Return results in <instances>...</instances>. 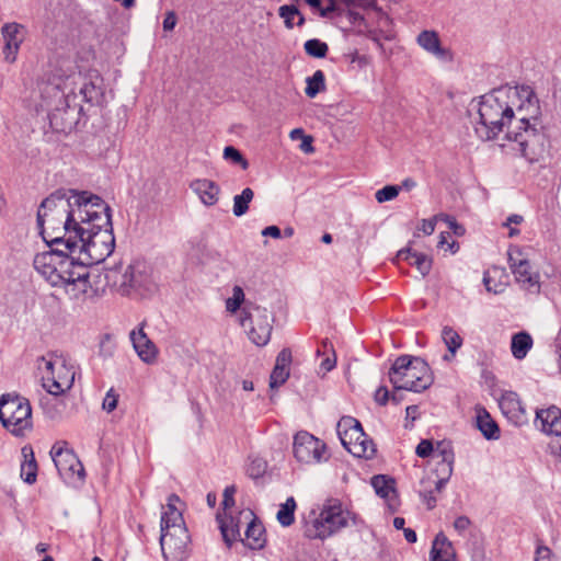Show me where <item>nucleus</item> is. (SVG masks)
Masks as SVG:
<instances>
[{
    "label": "nucleus",
    "mask_w": 561,
    "mask_h": 561,
    "mask_svg": "<svg viewBox=\"0 0 561 561\" xmlns=\"http://www.w3.org/2000/svg\"><path fill=\"white\" fill-rule=\"evenodd\" d=\"M103 199L88 192L71 191L69 196L59 192L45 198L37 210L41 234L50 247H75L78 232L85 226L84 217L92 216L99 225H106Z\"/></svg>",
    "instance_id": "obj_1"
},
{
    "label": "nucleus",
    "mask_w": 561,
    "mask_h": 561,
    "mask_svg": "<svg viewBox=\"0 0 561 561\" xmlns=\"http://www.w3.org/2000/svg\"><path fill=\"white\" fill-rule=\"evenodd\" d=\"M254 197L252 188H244L241 194L233 197V215L237 217L243 216L249 210V204Z\"/></svg>",
    "instance_id": "obj_37"
},
{
    "label": "nucleus",
    "mask_w": 561,
    "mask_h": 561,
    "mask_svg": "<svg viewBox=\"0 0 561 561\" xmlns=\"http://www.w3.org/2000/svg\"><path fill=\"white\" fill-rule=\"evenodd\" d=\"M190 188L199 197L205 206H214L219 199L220 187L211 180H194L191 182Z\"/></svg>",
    "instance_id": "obj_26"
},
{
    "label": "nucleus",
    "mask_w": 561,
    "mask_h": 561,
    "mask_svg": "<svg viewBox=\"0 0 561 561\" xmlns=\"http://www.w3.org/2000/svg\"><path fill=\"white\" fill-rule=\"evenodd\" d=\"M437 473H438V479L436 481H434V484H435L436 491L440 492V490L443 489V486L448 481V479L450 478L451 474L445 476L440 471H437Z\"/></svg>",
    "instance_id": "obj_57"
},
{
    "label": "nucleus",
    "mask_w": 561,
    "mask_h": 561,
    "mask_svg": "<svg viewBox=\"0 0 561 561\" xmlns=\"http://www.w3.org/2000/svg\"><path fill=\"white\" fill-rule=\"evenodd\" d=\"M67 114V111H61L56 108L53 113L49 114L50 126L57 131H66L71 128L72 122L65 123L62 121V114Z\"/></svg>",
    "instance_id": "obj_41"
},
{
    "label": "nucleus",
    "mask_w": 561,
    "mask_h": 561,
    "mask_svg": "<svg viewBox=\"0 0 561 561\" xmlns=\"http://www.w3.org/2000/svg\"><path fill=\"white\" fill-rule=\"evenodd\" d=\"M289 136H290V138H291L293 140L298 139V138H302V139H304V137H306V136L304 135V130H302L301 128L293 129V130L290 131V135H289Z\"/></svg>",
    "instance_id": "obj_64"
},
{
    "label": "nucleus",
    "mask_w": 561,
    "mask_h": 561,
    "mask_svg": "<svg viewBox=\"0 0 561 561\" xmlns=\"http://www.w3.org/2000/svg\"><path fill=\"white\" fill-rule=\"evenodd\" d=\"M436 221L440 220L435 219V216L432 219H423L421 226L419 227V230L422 231L424 234L430 236L435 231Z\"/></svg>",
    "instance_id": "obj_51"
},
{
    "label": "nucleus",
    "mask_w": 561,
    "mask_h": 561,
    "mask_svg": "<svg viewBox=\"0 0 561 561\" xmlns=\"http://www.w3.org/2000/svg\"><path fill=\"white\" fill-rule=\"evenodd\" d=\"M538 117L517 121L514 126H508L506 131L507 140L516 145L514 149L530 163L539 162L547 153V137L539 126Z\"/></svg>",
    "instance_id": "obj_8"
},
{
    "label": "nucleus",
    "mask_w": 561,
    "mask_h": 561,
    "mask_svg": "<svg viewBox=\"0 0 561 561\" xmlns=\"http://www.w3.org/2000/svg\"><path fill=\"white\" fill-rule=\"evenodd\" d=\"M311 142L312 138L310 136L304 137L300 149L305 152H313L314 148L312 147Z\"/></svg>",
    "instance_id": "obj_59"
},
{
    "label": "nucleus",
    "mask_w": 561,
    "mask_h": 561,
    "mask_svg": "<svg viewBox=\"0 0 561 561\" xmlns=\"http://www.w3.org/2000/svg\"><path fill=\"white\" fill-rule=\"evenodd\" d=\"M439 248H445L447 245V249L450 250L451 253H456L459 249V244L456 241L448 242L447 237L444 232L440 233L439 241L437 244Z\"/></svg>",
    "instance_id": "obj_55"
},
{
    "label": "nucleus",
    "mask_w": 561,
    "mask_h": 561,
    "mask_svg": "<svg viewBox=\"0 0 561 561\" xmlns=\"http://www.w3.org/2000/svg\"><path fill=\"white\" fill-rule=\"evenodd\" d=\"M224 158L236 164H240L243 170H247L249 167L248 161L242 157L240 151L232 146H228L224 149Z\"/></svg>",
    "instance_id": "obj_43"
},
{
    "label": "nucleus",
    "mask_w": 561,
    "mask_h": 561,
    "mask_svg": "<svg viewBox=\"0 0 561 561\" xmlns=\"http://www.w3.org/2000/svg\"><path fill=\"white\" fill-rule=\"evenodd\" d=\"M416 44L428 55L442 62H451L454 53L443 45L439 34L435 30H423L415 38Z\"/></svg>",
    "instance_id": "obj_22"
},
{
    "label": "nucleus",
    "mask_w": 561,
    "mask_h": 561,
    "mask_svg": "<svg viewBox=\"0 0 561 561\" xmlns=\"http://www.w3.org/2000/svg\"><path fill=\"white\" fill-rule=\"evenodd\" d=\"M334 366H335V358H330V357L324 358L320 364V368L323 371H330L334 368Z\"/></svg>",
    "instance_id": "obj_58"
},
{
    "label": "nucleus",
    "mask_w": 561,
    "mask_h": 561,
    "mask_svg": "<svg viewBox=\"0 0 561 561\" xmlns=\"http://www.w3.org/2000/svg\"><path fill=\"white\" fill-rule=\"evenodd\" d=\"M435 219H439L440 221H444L447 224L448 228L458 237L463 236L466 232V229L459 225L455 218L446 215V214H438L435 216Z\"/></svg>",
    "instance_id": "obj_45"
},
{
    "label": "nucleus",
    "mask_w": 561,
    "mask_h": 561,
    "mask_svg": "<svg viewBox=\"0 0 561 561\" xmlns=\"http://www.w3.org/2000/svg\"><path fill=\"white\" fill-rule=\"evenodd\" d=\"M362 523L360 517L340 500H327L317 517L306 525L305 534L310 539L324 540L350 526Z\"/></svg>",
    "instance_id": "obj_6"
},
{
    "label": "nucleus",
    "mask_w": 561,
    "mask_h": 561,
    "mask_svg": "<svg viewBox=\"0 0 561 561\" xmlns=\"http://www.w3.org/2000/svg\"><path fill=\"white\" fill-rule=\"evenodd\" d=\"M288 377H289L288 368H282V367L275 366L271 374V381H270L271 388H276V387L283 385L287 380Z\"/></svg>",
    "instance_id": "obj_44"
},
{
    "label": "nucleus",
    "mask_w": 561,
    "mask_h": 561,
    "mask_svg": "<svg viewBox=\"0 0 561 561\" xmlns=\"http://www.w3.org/2000/svg\"><path fill=\"white\" fill-rule=\"evenodd\" d=\"M296 501L293 496L288 497L285 503L280 504L276 518L278 523L288 527L295 522Z\"/></svg>",
    "instance_id": "obj_35"
},
{
    "label": "nucleus",
    "mask_w": 561,
    "mask_h": 561,
    "mask_svg": "<svg viewBox=\"0 0 561 561\" xmlns=\"http://www.w3.org/2000/svg\"><path fill=\"white\" fill-rule=\"evenodd\" d=\"M266 465L262 460H254L248 469L251 477L257 478L265 471Z\"/></svg>",
    "instance_id": "obj_50"
},
{
    "label": "nucleus",
    "mask_w": 561,
    "mask_h": 561,
    "mask_svg": "<svg viewBox=\"0 0 561 561\" xmlns=\"http://www.w3.org/2000/svg\"><path fill=\"white\" fill-rule=\"evenodd\" d=\"M305 93L309 98H314L318 93L325 90V77L322 70H317L311 77H308Z\"/></svg>",
    "instance_id": "obj_36"
},
{
    "label": "nucleus",
    "mask_w": 561,
    "mask_h": 561,
    "mask_svg": "<svg viewBox=\"0 0 561 561\" xmlns=\"http://www.w3.org/2000/svg\"><path fill=\"white\" fill-rule=\"evenodd\" d=\"M492 275L494 276H502L504 275L505 276V271L503 268H500V267H492L491 270H488L484 275H483V283L485 285V288L488 291H492L494 294H499L503 290V287L502 285H492Z\"/></svg>",
    "instance_id": "obj_40"
},
{
    "label": "nucleus",
    "mask_w": 561,
    "mask_h": 561,
    "mask_svg": "<svg viewBox=\"0 0 561 561\" xmlns=\"http://www.w3.org/2000/svg\"><path fill=\"white\" fill-rule=\"evenodd\" d=\"M23 461L21 462V478L24 482L33 484L37 478V462L34 450L31 445H25L21 449Z\"/></svg>",
    "instance_id": "obj_30"
},
{
    "label": "nucleus",
    "mask_w": 561,
    "mask_h": 561,
    "mask_svg": "<svg viewBox=\"0 0 561 561\" xmlns=\"http://www.w3.org/2000/svg\"><path fill=\"white\" fill-rule=\"evenodd\" d=\"M103 214L107 217L106 225H99L92 216L84 217L85 228L78 232V242L75 247L67 250L71 253H77L79 260L89 265L102 263L108 257L115 248V238L113 234L111 209L110 206L103 201Z\"/></svg>",
    "instance_id": "obj_4"
},
{
    "label": "nucleus",
    "mask_w": 561,
    "mask_h": 561,
    "mask_svg": "<svg viewBox=\"0 0 561 561\" xmlns=\"http://www.w3.org/2000/svg\"><path fill=\"white\" fill-rule=\"evenodd\" d=\"M118 402V396L113 389H110L103 400V409L107 412H112L116 409Z\"/></svg>",
    "instance_id": "obj_46"
},
{
    "label": "nucleus",
    "mask_w": 561,
    "mask_h": 561,
    "mask_svg": "<svg viewBox=\"0 0 561 561\" xmlns=\"http://www.w3.org/2000/svg\"><path fill=\"white\" fill-rule=\"evenodd\" d=\"M403 533H404V538L407 539L408 542L414 543L416 541V539H417L416 533L413 529L405 528L403 530Z\"/></svg>",
    "instance_id": "obj_60"
},
{
    "label": "nucleus",
    "mask_w": 561,
    "mask_h": 561,
    "mask_svg": "<svg viewBox=\"0 0 561 561\" xmlns=\"http://www.w3.org/2000/svg\"><path fill=\"white\" fill-rule=\"evenodd\" d=\"M510 268L515 277L516 283L523 290L530 294H539L541 289L540 273L531 265V263L522 257L518 250L508 251Z\"/></svg>",
    "instance_id": "obj_18"
},
{
    "label": "nucleus",
    "mask_w": 561,
    "mask_h": 561,
    "mask_svg": "<svg viewBox=\"0 0 561 561\" xmlns=\"http://www.w3.org/2000/svg\"><path fill=\"white\" fill-rule=\"evenodd\" d=\"M305 50L309 56L323 58L328 53V45L320 39L313 38L305 43Z\"/></svg>",
    "instance_id": "obj_38"
},
{
    "label": "nucleus",
    "mask_w": 561,
    "mask_h": 561,
    "mask_svg": "<svg viewBox=\"0 0 561 561\" xmlns=\"http://www.w3.org/2000/svg\"><path fill=\"white\" fill-rule=\"evenodd\" d=\"M42 385L48 393L60 396L70 390L75 382L76 367L62 356L42 357Z\"/></svg>",
    "instance_id": "obj_12"
},
{
    "label": "nucleus",
    "mask_w": 561,
    "mask_h": 561,
    "mask_svg": "<svg viewBox=\"0 0 561 561\" xmlns=\"http://www.w3.org/2000/svg\"><path fill=\"white\" fill-rule=\"evenodd\" d=\"M415 453L421 458L432 456L436 462V471H440L445 476L453 473L455 455L449 443L438 442L434 447L431 440L423 439L416 446Z\"/></svg>",
    "instance_id": "obj_19"
},
{
    "label": "nucleus",
    "mask_w": 561,
    "mask_h": 561,
    "mask_svg": "<svg viewBox=\"0 0 561 561\" xmlns=\"http://www.w3.org/2000/svg\"><path fill=\"white\" fill-rule=\"evenodd\" d=\"M534 340L526 331L513 334L511 340V352L514 358L524 359L528 352L533 348Z\"/></svg>",
    "instance_id": "obj_32"
},
{
    "label": "nucleus",
    "mask_w": 561,
    "mask_h": 561,
    "mask_svg": "<svg viewBox=\"0 0 561 561\" xmlns=\"http://www.w3.org/2000/svg\"><path fill=\"white\" fill-rule=\"evenodd\" d=\"M178 22V18L173 11H169L165 13L164 20H163V30L165 32L173 31Z\"/></svg>",
    "instance_id": "obj_52"
},
{
    "label": "nucleus",
    "mask_w": 561,
    "mask_h": 561,
    "mask_svg": "<svg viewBox=\"0 0 561 561\" xmlns=\"http://www.w3.org/2000/svg\"><path fill=\"white\" fill-rule=\"evenodd\" d=\"M477 427L486 439L500 438V428L496 422L491 417L490 413L481 407L476 409Z\"/></svg>",
    "instance_id": "obj_31"
},
{
    "label": "nucleus",
    "mask_w": 561,
    "mask_h": 561,
    "mask_svg": "<svg viewBox=\"0 0 561 561\" xmlns=\"http://www.w3.org/2000/svg\"><path fill=\"white\" fill-rule=\"evenodd\" d=\"M371 485L376 494L386 501L388 507L392 512L397 511L399 501L394 489V481L385 476H375L371 479Z\"/></svg>",
    "instance_id": "obj_27"
},
{
    "label": "nucleus",
    "mask_w": 561,
    "mask_h": 561,
    "mask_svg": "<svg viewBox=\"0 0 561 561\" xmlns=\"http://www.w3.org/2000/svg\"><path fill=\"white\" fill-rule=\"evenodd\" d=\"M33 264L37 273L51 286L64 288L72 299H84L92 290L89 268L79 260L77 253H71L61 245L36 254Z\"/></svg>",
    "instance_id": "obj_3"
},
{
    "label": "nucleus",
    "mask_w": 561,
    "mask_h": 561,
    "mask_svg": "<svg viewBox=\"0 0 561 561\" xmlns=\"http://www.w3.org/2000/svg\"><path fill=\"white\" fill-rule=\"evenodd\" d=\"M535 422L537 427L546 434L556 436L561 434V410L557 407L537 411Z\"/></svg>",
    "instance_id": "obj_25"
},
{
    "label": "nucleus",
    "mask_w": 561,
    "mask_h": 561,
    "mask_svg": "<svg viewBox=\"0 0 561 561\" xmlns=\"http://www.w3.org/2000/svg\"><path fill=\"white\" fill-rule=\"evenodd\" d=\"M415 186H416L415 181L413 179L409 178V179H405L402 181L400 188L403 187V188L410 191V190L414 188Z\"/></svg>",
    "instance_id": "obj_61"
},
{
    "label": "nucleus",
    "mask_w": 561,
    "mask_h": 561,
    "mask_svg": "<svg viewBox=\"0 0 561 561\" xmlns=\"http://www.w3.org/2000/svg\"><path fill=\"white\" fill-rule=\"evenodd\" d=\"M236 488L233 485L227 486L224 491L222 506L225 510L230 508L234 504Z\"/></svg>",
    "instance_id": "obj_49"
},
{
    "label": "nucleus",
    "mask_w": 561,
    "mask_h": 561,
    "mask_svg": "<svg viewBox=\"0 0 561 561\" xmlns=\"http://www.w3.org/2000/svg\"><path fill=\"white\" fill-rule=\"evenodd\" d=\"M290 363H291V352H290V350L289 348L282 350L279 352V354L277 355V357H276L275 366L289 369Z\"/></svg>",
    "instance_id": "obj_48"
},
{
    "label": "nucleus",
    "mask_w": 561,
    "mask_h": 561,
    "mask_svg": "<svg viewBox=\"0 0 561 561\" xmlns=\"http://www.w3.org/2000/svg\"><path fill=\"white\" fill-rule=\"evenodd\" d=\"M535 561H556L552 551L547 546L539 545L536 549Z\"/></svg>",
    "instance_id": "obj_47"
},
{
    "label": "nucleus",
    "mask_w": 561,
    "mask_h": 561,
    "mask_svg": "<svg viewBox=\"0 0 561 561\" xmlns=\"http://www.w3.org/2000/svg\"><path fill=\"white\" fill-rule=\"evenodd\" d=\"M522 220H523V217H522V216H519V215H512V216H510V217L507 218V220H506V222H505V226H508V225H511V224H516V225H518V224H520V222H522Z\"/></svg>",
    "instance_id": "obj_63"
},
{
    "label": "nucleus",
    "mask_w": 561,
    "mask_h": 561,
    "mask_svg": "<svg viewBox=\"0 0 561 561\" xmlns=\"http://www.w3.org/2000/svg\"><path fill=\"white\" fill-rule=\"evenodd\" d=\"M336 432L343 447L358 458H370L375 455V445L364 433L359 421L352 416H343L336 425Z\"/></svg>",
    "instance_id": "obj_14"
},
{
    "label": "nucleus",
    "mask_w": 561,
    "mask_h": 561,
    "mask_svg": "<svg viewBox=\"0 0 561 561\" xmlns=\"http://www.w3.org/2000/svg\"><path fill=\"white\" fill-rule=\"evenodd\" d=\"M293 454L298 462L305 465L320 463L329 458L327 445L306 431L294 436Z\"/></svg>",
    "instance_id": "obj_16"
},
{
    "label": "nucleus",
    "mask_w": 561,
    "mask_h": 561,
    "mask_svg": "<svg viewBox=\"0 0 561 561\" xmlns=\"http://www.w3.org/2000/svg\"><path fill=\"white\" fill-rule=\"evenodd\" d=\"M56 88L61 89L68 108H81V104L76 102L78 98H81L82 102L95 104L103 98V78L96 70L87 73L72 72Z\"/></svg>",
    "instance_id": "obj_10"
},
{
    "label": "nucleus",
    "mask_w": 561,
    "mask_h": 561,
    "mask_svg": "<svg viewBox=\"0 0 561 561\" xmlns=\"http://www.w3.org/2000/svg\"><path fill=\"white\" fill-rule=\"evenodd\" d=\"M129 339L137 356L141 362L147 365H153L158 362L160 352L158 346L148 337L147 333L145 332V322H142L137 329L131 330L129 333Z\"/></svg>",
    "instance_id": "obj_24"
},
{
    "label": "nucleus",
    "mask_w": 561,
    "mask_h": 561,
    "mask_svg": "<svg viewBox=\"0 0 561 561\" xmlns=\"http://www.w3.org/2000/svg\"><path fill=\"white\" fill-rule=\"evenodd\" d=\"M389 380L394 389L421 392L432 385L433 376L425 360L404 355L394 360Z\"/></svg>",
    "instance_id": "obj_9"
},
{
    "label": "nucleus",
    "mask_w": 561,
    "mask_h": 561,
    "mask_svg": "<svg viewBox=\"0 0 561 561\" xmlns=\"http://www.w3.org/2000/svg\"><path fill=\"white\" fill-rule=\"evenodd\" d=\"M244 302V293L240 286L232 288V296L226 300V309L230 313H236Z\"/></svg>",
    "instance_id": "obj_39"
},
{
    "label": "nucleus",
    "mask_w": 561,
    "mask_h": 561,
    "mask_svg": "<svg viewBox=\"0 0 561 561\" xmlns=\"http://www.w3.org/2000/svg\"><path fill=\"white\" fill-rule=\"evenodd\" d=\"M278 14L284 20V24L287 28H293L295 25L301 26L305 23L302 14L294 4L279 7Z\"/></svg>",
    "instance_id": "obj_33"
},
{
    "label": "nucleus",
    "mask_w": 561,
    "mask_h": 561,
    "mask_svg": "<svg viewBox=\"0 0 561 561\" xmlns=\"http://www.w3.org/2000/svg\"><path fill=\"white\" fill-rule=\"evenodd\" d=\"M400 193V186L398 185H386L378 190L375 197L378 203H385L394 199Z\"/></svg>",
    "instance_id": "obj_42"
},
{
    "label": "nucleus",
    "mask_w": 561,
    "mask_h": 561,
    "mask_svg": "<svg viewBox=\"0 0 561 561\" xmlns=\"http://www.w3.org/2000/svg\"><path fill=\"white\" fill-rule=\"evenodd\" d=\"M264 237H272L278 239L282 237V231L277 226H268L262 230Z\"/></svg>",
    "instance_id": "obj_56"
},
{
    "label": "nucleus",
    "mask_w": 561,
    "mask_h": 561,
    "mask_svg": "<svg viewBox=\"0 0 561 561\" xmlns=\"http://www.w3.org/2000/svg\"><path fill=\"white\" fill-rule=\"evenodd\" d=\"M1 36L3 39L2 54L4 60L9 64H13L16 60L20 47L25 38L24 26L16 22L5 23L1 27Z\"/></svg>",
    "instance_id": "obj_23"
},
{
    "label": "nucleus",
    "mask_w": 561,
    "mask_h": 561,
    "mask_svg": "<svg viewBox=\"0 0 561 561\" xmlns=\"http://www.w3.org/2000/svg\"><path fill=\"white\" fill-rule=\"evenodd\" d=\"M503 415L515 426H524L529 421L526 404L520 396L512 390L504 391L499 399Z\"/></svg>",
    "instance_id": "obj_21"
},
{
    "label": "nucleus",
    "mask_w": 561,
    "mask_h": 561,
    "mask_svg": "<svg viewBox=\"0 0 561 561\" xmlns=\"http://www.w3.org/2000/svg\"><path fill=\"white\" fill-rule=\"evenodd\" d=\"M180 504V497L170 494L161 507L160 547L165 561H182L187 556L190 535Z\"/></svg>",
    "instance_id": "obj_5"
},
{
    "label": "nucleus",
    "mask_w": 561,
    "mask_h": 561,
    "mask_svg": "<svg viewBox=\"0 0 561 561\" xmlns=\"http://www.w3.org/2000/svg\"><path fill=\"white\" fill-rule=\"evenodd\" d=\"M431 561H453L456 557V551L451 541L443 534L436 535L433 540L431 552Z\"/></svg>",
    "instance_id": "obj_28"
},
{
    "label": "nucleus",
    "mask_w": 561,
    "mask_h": 561,
    "mask_svg": "<svg viewBox=\"0 0 561 561\" xmlns=\"http://www.w3.org/2000/svg\"><path fill=\"white\" fill-rule=\"evenodd\" d=\"M106 279L123 296L144 297L154 290L151 267L141 260L110 270Z\"/></svg>",
    "instance_id": "obj_7"
},
{
    "label": "nucleus",
    "mask_w": 561,
    "mask_h": 561,
    "mask_svg": "<svg viewBox=\"0 0 561 561\" xmlns=\"http://www.w3.org/2000/svg\"><path fill=\"white\" fill-rule=\"evenodd\" d=\"M389 400V391L386 387H379L375 392V401L380 405H386Z\"/></svg>",
    "instance_id": "obj_54"
},
{
    "label": "nucleus",
    "mask_w": 561,
    "mask_h": 561,
    "mask_svg": "<svg viewBox=\"0 0 561 561\" xmlns=\"http://www.w3.org/2000/svg\"><path fill=\"white\" fill-rule=\"evenodd\" d=\"M240 324L249 328L248 336L257 346L267 344L271 339L272 325L266 309L257 306H245L241 310Z\"/></svg>",
    "instance_id": "obj_15"
},
{
    "label": "nucleus",
    "mask_w": 561,
    "mask_h": 561,
    "mask_svg": "<svg viewBox=\"0 0 561 561\" xmlns=\"http://www.w3.org/2000/svg\"><path fill=\"white\" fill-rule=\"evenodd\" d=\"M305 2L321 16H329L332 13L342 14L347 11L356 20L359 15L354 10L369 8L375 0H305Z\"/></svg>",
    "instance_id": "obj_20"
},
{
    "label": "nucleus",
    "mask_w": 561,
    "mask_h": 561,
    "mask_svg": "<svg viewBox=\"0 0 561 561\" xmlns=\"http://www.w3.org/2000/svg\"><path fill=\"white\" fill-rule=\"evenodd\" d=\"M0 421L12 435L21 437L33 428L30 401L18 394L0 397Z\"/></svg>",
    "instance_id": "obj_11"
},
{
    "label": "nucleus",
    "mask_w": 561,
    "mask_h": 561,
    "mask_svg": "<svg viewBox=\"0 0 561 561\" xmlns=\"http://www.w3.org/2000/svg\"><path fill=\"white\" fill-rule=\"evenodd\" d=\"M478 113L480 125L476 133L483 140H490L514 126L517 121L540 115L539 100L529 85L501 87L482 95Z\"/></svg>",
    "instance_id": "obj_2"
},
{
    "label": "nucleus",
    "mask_w": 561,
    "mask_h": 561,
    "mask_svg": "<svg viewBox=\"0 0 561 561\" xmlns=\"http://www.w3.org/2000/svg\"><path fill=\"white\" fill-rule=\"evenodd\" d=\"M67 443H56L50 449V456L60 478L67 483L81 482L84 479V468L73 450L68 449Z\"/></svg>",
    "instance_id": "obj_17"
},
{
    "label": "nucleus",
    "mask_w": 561,
    "mask_h": 561,
    "mask_svg": "<svg viewBox=\"0 0 561 561\" xmlns=\"http://www.w3.org/2000/svg\"><path fill=\"white\" fill-rule=\"evenodd\" d=\"M470 526V519L467 516H459L454 522V528L459 533L463 534Z\"/></svg>",
    "instance_id": "obj_53"
},
{
    "label": "nucleus",
    "mask_w": 561,
    "mask_h": 561,
    "mask_svg": "<svg viewBox=\"0 0 561 561\" xmlns=\"http://www.w3.org/2000/svg\"><path fill=\"white\" fill-rule=\"evenodd\" d=\"M419 408L416 405H409L405 409L407 417H412L413 420L416 417Z\"/></svg>",
    "instance_id": "obj_62"
},
{
    "label": "nucleus",
    "mask_w": 561,
    "mask_h": 561,
    "mask_svg": "<svg viewBox=\"0 0 561 561\" xmlns=\"http://www.w3.org/2000/svg\"><path fill=\"white\" fill-rule=\"evenodd\" d=\"M442 339L451 357H455L457 351L462 346V337L454 328L446 325L442 330Z\"/></svg>",
    "instance_id": "obj_34"
},
{
    "label": "nucleus",
    "mask_w": 561,
    "mask_h": 561,
    "mask_svg": "<svg viewBox=\"0 0 561 561\" xmlns=\"http://www.w3.org/2000/svg\"><path fill=\"white\" fill-rule=\"evenodd\" d=\"M398 261H407L410 265L415 266L422 276H426L432 268V260L424 253L413 251L411 248L401 249L397 253Z\"/></svg>",
    "instance_id": "obj_29"
},
{
    "label": "nucleus",
    "mask_w": 561,
    "mask_h": 561,
    "mask_svg": "<svg viewBox=\"0 0 561 561\" xmlns=\"http://www.w3.org/2000/svg\"><path fill=\"white\" fill-rule=\"evenodd\" d=\"M241 518H244L247 522L245 538L243 539L244 545L253 550L262 549L266 542L265 529L263 525L256 520V517L250 510L241 512L237 522H234L233 518L230 519V524L224 520L220 522V531L226 543L231 546L237 537H240Z\"/></svg>",
    "instance_id": "obj_13"
}]
</instances>
